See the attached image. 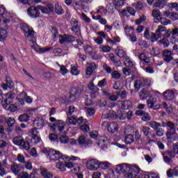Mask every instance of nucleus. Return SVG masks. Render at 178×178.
<instances>
[{"label": "nucleus", "mask_w": 178, "mask_h": 178, "mask_svg": "<svg viewBox=\"0 0 178 178\" xmlns=\"http://www.w3.org/2000/svg\"><path fill=\"white\" fill-rule=\"evenodd\" d=\"M100 168V169H108V168H109V162L108 161H103V162H100L98 161V164H97V169Z\"/></svg>", "instance_id": "obj_36"}, {"label": "nucleus", "mask_w": 178, "mask_h": 178, "mask_svg": "<svg viewBox=\"0 0 178 178\" xmlns=\"http://www.w3.org/2000/svg\"><path fill=\"white\" fill-rule=\"evenodd\" d=\"M1 87L3 91H8V88H9V90H15V83H13L12 78L9 75H6V83H2Z\"/></svg>", "instance_id": "obj_8"}, {"label": "nucleus", "mask_w": 178, "mask_h": 178, "mask_svg": "<svg viewBox=\"0 0 178 178\" xmlns=\"http://www.w3.org/2000/svg\"><path fill=\"white\" fill-rule=\"evenodd\" d=\"M108 84V81H106V79H103L101 81H98L97 83V87H99L100 88H104V87H105V86H106Z\"/></svg>", "instance_id": "obj_44"}, {"label": "nucleus", "mask_w": 178, "mask_h": 178, "mask_svg": "<svg viewBox=\"0 0 178 178\" xmlns=\"http://www.w3.org/2000/svg\"><path fill=\"white\" fill-rule=\"evenodd\" d=\"M86 168L88 170H97L98 169V161L95 159H92L86 162Z\"/></svg>", "instance_id": "obj_14"}, {"label": "nucleus", "mask_w": 178, "mask_h": 178, "mask_svg": "<svg viewBox=\"0 0 178 178\" xmlns=\"http://www.w3.org/2000/svg\"><path fill=\"white\" fill-rule=\"evenodd\" d=\"M71 73L74 76H77L80 74V72L77 70V67L75 65H71Z\"/></svg>", "instance_id": "obj_53"}, {"label": "nucleus", "mask_w": 178, "mask_h": 178, "mask_svg": "<svg viewBox=\"0 0 178 178\" xmlns=\"http://www.w3.org/2000/svg\"><path fill=\"white\" fill-rule=\"evenodd\" d=\"M145 38L146 40H150L151 42H156L159 38H161L162 36L159 35V33L156 34V33L152 32L151 34H149V30L148 29H146L145 31Z\"/></svg>", "instance_id": "obj_7"}, {"label": "nucleus", "mask_w": 178, "mask_h": 178, "mask_svg": "<svg viewBox=\"0 0 178 178\" xmlns=\"http://www.w3.org/2000/svg\"><path fill=\"white\" fill-rule=\"evenodd\" d=\"M117 51L116 54L119 58H126L127 56V54L121 47H118Z\"/></svg>", "instance_id": "obj_30"}, {"label": "nucleus", "mask_w": 178, "mask_h": 178, "mask_svg": "<svg viewBox=\"0 0 178 178\" xmlns=\"http://www.w3.org/2000/svg\"><path fill=\"white\" fill-rule=\"evenodd\" d=\"M163 161L165 163H168V165H170V163H173V160L172 159V158H170L168 156H166V154H163Z\"/></svg>", "instance_id": "obj_46"}, {"label": "nucleus", "mask_w": 178, "mask_h": 178, "mask_svg": "<svg viewBox=\"0 0 178 178\" xmlns=\"http://www.w3.org/2000/svg\"><path fill=\"white\" fill-rule=\"evenodd\" d=\"M31 145H37V144H39V143H41V137L38 136L37 135V137L32 138L31 139Z\"/></svg>", "instance_id": "obj_42"}, {"label": "nucleus", "mask_w": 178, "mask_h": 178, "mask_svg": "<svg viewBox=\"0 0 178 178\" xmlns=\"http://www.w3.org/2000/svg\"><path fill=\"white\" fill-rule=\"evenodd\" d=\"M163 56L164 58V61L167 63H169L170 61L173 60V53H172V51L169 49L163 50Z\"/></svg>", "instance_id": "obj_15"}, {"label": "nucleus", "mask_w": 178, "mask_h": 178, "mask_svg": "<svg viewBox=\"0 0 178 178\" xmlns=\"http://www.w3.org/2000/svg\"><path fill=\"white\" fill-rule=\"evenodd\" d=\"M49 158L50 161H69L70 157L66 154H62L60 151L55 150L54 149H49Z\"/></svg>", "instance_id": "obj_3"}, {"label": "nucleus", "mask_w": 178, "mask_h": 178, "mask_svg": "<svg viewBox=\"0 0 178 178\" xmlns=\"http://www.w3.org/2000/svg\"><path fill=\"white\" fill-rule=\"evenodd\" d=\"M21 30L24 31V33H26L28 29H29L31 27L26 23L22 22L20 24Z\"/></svg>", "instance_id": "obj_56"}, {"label": "nucleus", "mask_w": 178, "mask_h": 178, "mask_svg": "<svg viewBox=\"0 0 178 178\" xmlns=\"http://www.w3.org/2000/svg\"><path fill=\"white\" fill-rule=\"evenodd\" d=\"M66 162H69V161H66V159H64V160H58V163L56 165V168L60 170L61 172H65Z\"/></svg>", "instance_id": "obj_20"}, {"label": "nucleus", "mask_w": 178, "mask_h": 178, "mask_svg": "<svg viewBox=\"0 0 178 178\" xmlns=\"http://www.w3.org/2000/svg\"><path fill=\"white\" fill-rule=\"evenodd\" d=\"M27 14L31 17V19H37L40 17V9H38V6H31L27 10Z\"/></svg>", "instance_id": "obj_10"}, {"label": "nucleus", "mask_w": 178, "mask_h": 178, "mask_svg": "<svg viewBox=\"0 0 178 178\" xmlns=\"http://www.w3.org/2000/svg\"><path fill=\"white\" fill-rule=\"evenodd\" d=\"M113 90H116L117 91H120L121 90L120 88V82L116 81L114 83L113 86Z\"/></svg>", "instance_id": "obj_63"}, {"label": "nucleus", "mask_w": 178, "mask_h": 178, "mask_svg": "<svg viewBox=\"0 0 178 178\" xmlns=\"http://www.w3.org/2000/svg\"><path fill=\"white\" fill-rule=\"evenodd\" d=\"M124 143L127 145L133 144L134 143V136L131 134H127L124 138Z\"/></svg>", "instance_id": "obj_32"}, {"label": "nucleus", "mask_w": 178, "mask_h": 178, "mask_svg": "<svg viewBox=\"0 0 178 178\" xmlns=\"http://www.w3.org/2000/svg\"><path fill=\"white\" fill-rule=\"evenodd\" d=\"M49 138L50 140V141H55V140H57V141H59L58 140V134H50L49 135Z\"/></svg>", "instance_id": "obj_59"}, {"label": "nucleus", "mask_w": 178, "mask_h": 178, "mask_svg": "<svg viewBox=\"0 0 178 178\" xmlns=\"http://www.w3.org/2000/svg\"><path fill=\"white\" fill-rule=\"evenodd\" d=\"M156 136L157 137H162L165 133V129L162 128H158V129H156Z\"/></svg>", "instance_id": "obj_51"}, {"label": "nucleus", "mask_w": 178, "mask_h": 178, "mask_svg": "<svg viewBox=\"0 0 178 178\" xmlns=\"http://www.w3.org/2000/svg\"><path fill=\"white\" fill-rule=\"evenodd\" d=\"M142 116L143 122H149V120H151V115H149V113L147 112H145V113Z\"/></svg>", "instance_id": "obj_50"}, {"label": "nucleus", "mask_w": 178, "mask_h": 178, "mask_svg": "<svg viewBox=\"0 0 178 178\" xmlns=\"http://www.w3.org/2000/svg\"><path fill=\"white\" fill-rule=\"evenodd\" d=\"M51 50H52V47L39 48L38 52H39V54H44L45 52H48V51H51Z\"/></svg>", "instance_id": "obj_57"}, {"label": "nucleus", "mask_w": 178, "mask_h": 178, "mask_svg": "<svg viewBox=\"0 0 178 178\" xmlns=\"http://www.w3.org/2000/svg\"><path fill=\"white\" fill-rule=\"evenodd\" d=\"M170 35H172V31L170 29H168L163 34V38L159 40V44H160V45H163V48H168V47L170 45V42H169Z\"/></svg>", "instance_id": "obj_5"}, {"label": "nucleus", "mask_w": 178, "mask_h": 178, "mask_svg": "<svg viewBox=\"0 0 178 178\" xmlns=\"http://www.w3.org/2000/svg\"><path fill=\"white\" fill-rule=\"evenodd\" d=\"M118 130H119V127L118 123L115 122L110 123L107 127V131H108V133H111V134H113V133H116Z\"/></svg>", "instance_id": "obj_18"}, {"label": "nucleus", "mask_w": 178, "mask_h": 178, "mask_svg": "<svg viewBox=\"0 0 178 178\" xmlns=\"http://www.w3.org/2000/svg\"><path fill=\"white\" fill-rule=\"evenodd\" d=\"M40 173L42 177L44 178H53L54 174L49 171L45 168H40Z\"/></svg>", "instance_id": "obj_21"}, {"label": "nucleus", "mask_w": 178, "mask_h": 178, "mask_svg": "<svg viewBox=\"0 0 178 178\" xmlns=\"http://www.w3.org/2000/svg\"><path fill=\"white\" fill-rule=\"evenodd\" d=\"M54 10L55 11V13H56V15H63V13H65L63 8H62V6L59 4H56Z\"/></svg>", "instance_id": "obj_34"}, {"label": "nucleus", "mask_w": 178, "mask_h": 178, "mask_svg": "<svg viewBox=\"0 0 178 178\" xmlns=\"http://www.w3.org/2000/svg\"><path fill=\"white\" fill-rule=\"evenodd\" d=\"M115 172L119 174L126 173V172H132V173L138 174L141 172V169L136 164L130 165L123 163L116 166Z\"/></svg>", "instance_id": "obj_1"}, {"label": "nucleus", "mask_w": 178, "mask_h": 178, "mask_svg": "<svg viewBox=\"0 0 178 178\" xmlns=\"http://www.w3.org/2000/svg\"><path fill=\"white\" fill-rule=\"evenodd\" d=\"M15 123H16L15 118H13L12 117L8 118L7 124L8 127H13V126H15Z\"/></svg>", "instance_id": "obj_45"}, {"label": "nucleus", "mask_w": 178, "mask_h": 178, "mask_svg": "<svg viewBox=\"0 0 178 178\" xmlns=\"http://www.w3.org/2000/svg\"><path fill=\"white\" fill-rule=\"evenodd\" d=\"M145 81H143V79H138L136 81H135L134 83V88L135 90H136L137 91H138V90H140V88H143V87H144L145 85Z\"/></svg>", "instance_id": "obj_24"}, {"label": "nucleus", "mask_w": 178, "mask_h": 178, "mask_svg": "<svg viewBox=\"0 0 178 178\" xmlns=\"http://www.w3.org/2000/svg\"><path fill=\"white\" fill-rule=\"evenodd\" d=\"M71 31L74 33V34L78 37H80V35H81V27L79 24L71 27Z\"/></svg>", "instance_id": "obj_28"}, {"label": "nucleus", "mask_w": 178, "mask_h": 178, "mask_svg": "<svg viewBox=\"0 0 178 178\" xmlns=\"http://www.w3.org/2000/svg\"><path fill=\"white\" fill-rule=\"evenodd\" d=\"M18 120L21 123H26L29 122V120H30V115H29L27 113L22 114L18 117Z\"/></svg>", "instance_id": "obj_26"}, {"label": "nucleus", "mask_w": 178, "mask_h": 178, "mask_svg": "<svg viewBox=\"0 0 178 178\" xmlns=\"http://www.w3.org/2000/svg\"><path fill=\"white\" fill-rule=\"evenodd\" d=\"M65 126H66V123L65 122L58 120L56 123L53 124L50 126L51 131L53 133H57L56 131H63L65 130Z\"/></svg>", "instance_id": "obj_6"}, {"label": "nucleus", "mask_w": 178, "mask_h": 178, "mask_svg": "<svg viewBox=\"0 0 178 178\" xmlns=\"http://www.w3.org/2000/svg\"><path fill=\"white\" fill-rule=\"evenodd\" d=\"M103 69L108 73V74H111L112 73V67L108 65V64H104L103 65Z\"/></svg>", "instance_id": "obj_58"}, {"label": "nucleus", "mask_w": 178, "mask_h": 178, "mask_svg": "<svg viewBox=\"0 0 178 178\" xmlns=\"http://www.w3.org/2000/svg\"><path fill=\"white\" fill-rule=\"evenodd\" d=\"M176 90L168 89L163 92V98L165 101H173L175 99Z\"/></svg>", "instance_id": "obj_11"}, {"label": "nucleus", "mask_w": 178, "mask_h": 178, "mask_svg": "<svg viewBox=\"0 0 178 178\" xmlns=\"http://www.w3.org/2000/svg\"><path fill=\"white\" fill-rule=\"evenodd\" d=\"M77 141L82 148H90L92 145V141L86 140V136L83 135L79 136Z\"/></svg>", "instance_id": "obj_13"}, {"label": "nucleus", "mask_w": 178, "mask_h": 178, "mask_svg": "<svg viewBox=\"0 0 178 178\" xmlns=\"http://www.w3.org/2000/svg\"><path fill=\"white\" fill-rule=\"evenodd\" d=\"M60 73H61L63 76H66V74L69 73V70L66 69V66L61 65L60 67Z\"/></svg>", "instance_id": "obj_54"}, {"label": "nucleus", "mask_w": 178, "mask_h": 178, "mask_svg": "<svg viewBox=\"0 0 178 178\" xmlns=\"http://www.w3.org/2000/svg\"><path fill=\"white\" fill-rule=\"evenodd\" d=\"M6 38H8V31L6 29H0V42H5Z\"/></svg>", "instance_id": "obj_25"}, {"label": "nucleus", "mask_w": 178, "mask_h": 178, "mask_svg": "<svg viewBox=\"0 0 178 178\" xmlns=\"http://www.w3.org/2000/svg\"><path fill=\"white\" fill-rule=\"evenodd\" d=\"M15 93L13 90L3 95L2 90H0V98H1V104L4 108H7L8 105H10L15 99Z\"/></svg>", "instance_id": "obj_2"}, {"label": "nucleus", "mask_w": 178, "mask_h": 178, "mask_svg": "<svg viewBox=\"0 0 178 178\" xmlns=\"http://www.w3.org/2000/svg\"><path fill=\"white\" fill-rule=\"evenodd\" d=\"M38 8L41 10L43 15H49V13H54V6L51 3H48L46 7L38 5Z\"/></svg>", "instance_id": "obj_12"}, {"label": "nucleus", "mask_w": 178, "mask_h": 178, "mask_svg": "<svg viewBox=\"0 0 178 178\" xmlns=\"http://www.w3.org/2000/svg\"><path fill=\"white\" fill-rule=\"evenodd\" d=\"M168 127H169L170 129L165 133L167 140L176 141L178 138V135L176 133V125L171 121H168Z\"/></svg>", "instance_id": "obj_4"}, {"label": "nucleus", "mask_w": 178, "mask_h": 178, "mask_svg": "<svg viewBox=\"0 0 178 178\" xmlns=\"http://www.w3.org/2000/svg\"><path fill=\"white\" fill-rule=\"evenodd\" d=\"M149 130H151V128L146 126L143 127L142 131L145 137L149 136Z\"/></svg>", "instance_id": "obj_49"}, {"label": "nucleus", "mask_w": 178, "mask_h": 178, "mask_svg": "<svg viewBox=\"0 0 178 178\" xmlns=\"http://www.w3.org/2000/svg\"><path fill=\"white\" fill-rule=\"evenodd\" d=\"M31 144H32L31 142L30 143V142H29V140H24L22 145H21V146H22L23 149H26V151H29V149H30V148H31V146H32Z\"/></svg>", "instance_id": "obj_40"}, {"label": "nucleus", "mask_w": 178, "mask_h": 178, "mask_svg": "<svg viewBox=\"0 0 178 178\" xmlns=\"http://www.w3.org/2000/svg\"><path fill=\"white\" fill-rule=\"evenodd\" d=\"M59 38H60L59 43L61 44H65V42L70 44V42H74L76 41V38L69 34L59 35Z\"/></svg>", "instance_id": "obj_9"}, {"label": "nucleus", "mask_w": 178, "mask_h": 178, "mask_svg": "<svg viewBox=\"0 0 178 178\" xmlns=\"http://www.w3.org/2000/svg\"><path fill=\"white\" fill-rule=\"evenodd\" d=\"M59 141L60 143H61V144H66V143L69 141V137H67V136H60Z\"/></svg>", "instance_id": "obj_60"}, {"label": "nucleus", "mask_w": 178, "mask_h": 178, "mask_svg": "<svg viewBox=\"0 0 178 178\" xmlns=\"http://www.w3.org/2000/svg\"><path fill=\"white\" fill-rule=\"evenodd\" d=\"M80 130H81L84 133H88V130H90V127L86 124H83L80 127Z\"/></svg>", "instance_id": "obj_61"}, {"label": "nucleus", "mask_w": 178, "mask_h": 178, "mask_svg": "<svg viewBox=\"0 0 178 178\" xmlns=\"http://www.w3.org/2000/svg\"><path fill=\"white\" fill-rule=\"evenodd\" d=\"M164 155L169 156L172 159V158H175V156H176V154L175 153V152H172V151H167L165 152Z\"/></svg>", "instance_id": "obj_62"}, {"label": "nucleus", "mask_w": 178, "mask_h": 178, "mask_svg": "<svg viewBox=\"0 0 178 178\" xmlns=\"http://www.w3.org/2000/svg\"><path fill=\"white\" fill-rule=\"evenodd\" d=\"M120 106L121 109H124V111H127L133 108V102H131V101L130 100L121 101L120 102Z\"/></svg>", "instance_id": "obj_16"}, {"label": "nucleus", "mask_w": 178, "mask_h": 178, "mask_svg": "<svg viewBox=\"0 0 178 178\" xmlns=\"http://www.w3.org/2000/svg\"><path fill=\"white\" fill-rule=\"evenodd\" d=\"M13 143L15 145H18V147H22L23 145V143H24V139L23 138H15Z\"/></svg>", "instance_id": "obj_37"}, {"label": "nucleus", "mask_w": 178, "mask_h": 178, "mask_svg": "<svg viewBox=\"0 0 178 178\" xmlns=\"http://www.w3.org/2000/svg\"><path fill=\"white\" fill-rule=\"evenodd\" d=\"M118 97H121V98L122 99H124V98H126V97H127V92H126L125 90L124 91H118L116 92Z\"/></svg>", "instance_id": "obj_55"}, {"label": "nucleus", "mask_w": 178, "mask_h": 178, "mask_svg": "<svg viewBox=\"0 0 178 178\" xmlns=\"http://www.w3.org/2000/svg\"><path fill=\"white\" fill-rule=\"evenodd\" d=\"M106 10L108 13H113L115 12V3H108L106 5Z\"/></svg>", "instance_id": "obj_33"}, {"label": "nucleus", "mask_w": 178, "mask_h": 178, "mask_svg": "<svg viewBox=\"0 0 178 178\" xmlns=\"http://www.w3.org/2000/svg\"><path fill=\"white\" fill-rule=\"evenodd\" d=\"M34 34H35V31H34L33 27H31L26 32L24 33L26 38H34Z\"/></svg>", "instance_id": "obj_27"}, {"label": "nucleus", "mask_w": 178, "mask_h": 178, "mask_svg": "<svg viewBox=\"0 0 178 178\" xmlns=\"http://www.w3.org/2000/svg\"><path fill=\"white\" fill-rule=\"evenodd\" d=\"M34 126H36L37 127H40V129H42L44 126H45V121L42 118H38V120H35L33 121Z\"/></svg>", "instance_id": "obj_29"}, {"label": "nucleus", "mask_w": 178, "mask_h": 178, "mask_svg": "<svg viewBox=\"0 0 178 178\" xmlns=\"http://www.w3.org/2000/svg\"><path fill=\"white\" fill-rule=\"evenodd\" d=\"M125 31H127V30H129V31H132L131 34H127V35H129V41H131V42H137V36L136 35V34H134V29H133V27H128V26H125L124 28Z\"/></svg>", "instance_id": "obj_19"}, {"label": "nucleus", "mask_w": 178, "mask_h": 178, "mask_svg": "<svg viewBox=\"0 0 178 178\" xmlns=\"http://www.w3.org/2000/svg\"><path fill=\"white\" fill-rule=\"evenodd\" d=\"M152 15L153 16V17H154V19L156 20H159V19H161V14H160V11L159 9H154L152 12Z\"/></svg>", "instance_id": "obj_38"}, {"label": "nucleus", "mask_w": 178, "mask_h": 178, "mask_svg": "<svg viewBox=\"0 0 178 178\" xmlns=\"http://www.w3.org/2000/svg\"><path fill=\"white\" fill-rule=\"evenodd\" d=\"M112 79H115V80H119L122 77V74L118 71H113L111 74Z\"/></svg>", "instance_id": "obj_52"}, {"label": "nucleus", "mask_w": 178, "mask_h": 178, "mask_svg": "<svg viewBox=\"0 0 178 178\" xmlns=\"http://www.w3.org/2000/svg\"><path fill=\"white\" fill-rule=\"evenodd\" d=\"M51 33L54 40H56V38L59 37V30L56 28V26L51 27Z\"/></svg>", "instance_id": "obj_39"}, {"label": "nucleus", "mask_w": 178, "mask_h": 178, "mask_svg": "<svg viewBox=\"0 0 178 178\" xmlns=\"http://www.w3.org/2000/svg\"><path fill=\"white\" fill-rule=\"evenodd\" d=\"M170 19H171V20L173 22H175V20L178 19V14L174 12L171 13Z\"/></svg>", "instance_id": "obj_64"}, {"label": "nucleus", "mask_w": 178, "mask_h": 178, "mask_svg": "<svg viewBox=\"0 0 178 178\" xmlns=\"http://www.w3.org/2000/svg\"><path fill=\"white\" fill-rule=\"evenodd\" d=\"M167 176L169 178L173 177L175 176L177 177L178 176V166L174 168V169H170L167 171Z\"/></svg>", "instance_id": "obj_23"}, {"label": "nucleus", "mask_w": 178, "mask_h": 178, "mask_svg": "<svg viewBox=\"0 0 178 178\" xmlns=\"http://www.w3.org/2000/svg\"><path fill=\"white\" fill-rule=\"evenodd\" d=\"M96 70L97 65L95 64V63H92L89 64V65L86 67V76H88L87 79H88V77L92 75V73H94V72H95Z\"/></svg>", "instance_id": "obj_17"}, {"label": "nucleus", "mask_w": 178, "mask_h": 178, "mask_svg": "<svg viewBox=\"0 0 178 178\" xmlns=\"http://www.w3.org/2000/svg\"><path fill=\"white\" fill-rule=\"evenodd\" d=\"M124 65L127 67H134V64L133 63V61L130 60L129 56L125 57Z\"/></svg>", "instance_id": "obj_41"}, {"label": "nucleus", "mask_w": 178, "mask_h": 178, "mask_svg": "<svg viewBox=\"0 0 178 178\" xmlns=\"http://www.w3.org/2000/svg\"><path fill=\"white\" fill-rule=\"evenodd\" d=\"M149 126L155 131L156 130H158V129L161 127V123L156 121H150L149 122Z\"/></svg>", "instance_id": "obj_31"}, {"label": "nucleus", "mask_w": 178, "mask_h": 178, "mask_svg": "<svg viewBox=\"0 0 178 178\" xmlns=\"http://www.w3.org/2000/svg\"><path fill=\"white\" fill-rule=\"evenodd\" d=\"M167 28L160 25L159 26L158 29L156 30V34H159V35H161V34H162V33H163V31H166Z\"/></svg>", "instance_id": "obj_47"}, {"label": "nucleus", "mask_w": 178, "mask_h": 178, "mask_svg": "<svg viewBox=\"0 0 178 178\" xmlns=\"http://www.w3.org/2000/svg\"><path fill=\"white\" fill-rule=\"evenodd\" d=\"M115 9H119L124 6V0H114Z\"/></svg>", "instance_id": "obj_35"}, {"label": "nucleus", "mask_w": 178, "mask_h": 178, "mask_svg": "<svg viewBox=\"0 0 178 178\" xmlns=\"http://www.w3.org/2000/svg\"><path fill=\"white\" fill-rule=\"evenodd\" d=\"M138 58L142 62H145V63H149V61H147V59H148V58L147 57V55H145V54H140L138 55Z\"/></svg>", "instance_id": "obj_48"}, {"label": "nucleus", "mask_w": 178, "mask_h": 178, "mask_svg": "<svg viewBox=\"0 0 178 178\" xmlns=\"http://www.w3.org/2000/svg\"><path fill=\"white\" fill-rule=\"evenodd\" d=\"M19 164H17V163H14L13 165L11 166V170L13 173H15V175H17L19 173Z\"/></svg>", "instance_id": "obj_43"}, {"label": "nucleus", "mask_w": 178, "mask_h": 178, "mask_svg": "<svg viewBox=\"0 0 178 178\" xmlns=\"http://www.w3.org/2000/svg\"><path fill=\"white\" fill-rule=\"evenodd\" d=\"M143 173H146L144 171H141L139 172V173H137V172H126L124 174V177L126 178H138V177H141V176L143 175Z\"/></svg>", "instance_id": "obj_22"}]
</instances>
